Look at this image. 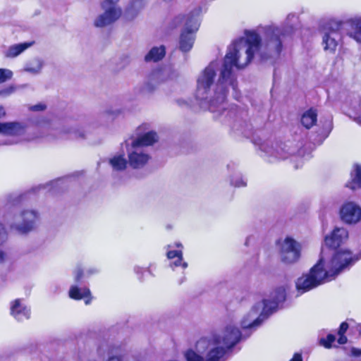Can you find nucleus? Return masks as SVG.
Segmentation results:
<instances>
[{
	"instance_id": "1",
	"label": "nucleus",
	"mask_w": 361,
	"mask_h": 361,
	"mask_svg": "<svg viewBox=\"0 0 361 361\" xmlns=\"http://www.w3.org/2000/svg\"><path fill=\"white\" fill-rule=\"evenodd\" d=\"M288 31L284 29L269 26L264 30L263 42L258 34L254 31L246 32V39L240 38L233 42L226 53L221 69L220 84L227 81L232 87L233 97L238 99V82L233 68L245 67L259 52L261 60L277 59L282 50L283 41Z\"/></svg>"
},
{
	"instance_id": "2",
	"label": "nucleus",
	"mask_w": 361,
	"mask_h": 361,
	"mask_svg": "<svg viewBox=\"0 0 361 361\" xmlns=\"http://www.w3.org/2000/svg\"><path fill=\"white\" fill-rule=\"evenodd\" d=\"M240 330L233 324L227 325L220 333L198 340L195 350L185 353L187 361H220L228 350L241 338Z\"/></svg>"
},
{
	"instance_id": "3",
	"label": "nucleus",
	"mask_w": 361,
	"mask_h": 361,
	"mask_svg": "<svg viewBox=\"0 0 361 361\" xmlns=\"http://www.w3.org/2000/svg\"><path fill=\"white\" fill-rule=\"evenodd\" d=\"M361 258L353 255L348 250L336 251L331 261L324 269V259L321 257L318 262L311 268L308 274L302 275L296 282L298 291L302 294L318 286L331 281L343 271L349 269L356 261Z\"/></svg>"
},
{
	"instance_id": "4",
	"label": "nucleus",
	"mask_w": 361,
	"mask_h": 361,
	"mask_svg": "<svg viewBox=\"0 0 361 361\" xmlns=\"http://www.w3.org/2000/svg\"><path fill=\"white\" fill-rule=\"evenodd\" d=\"M219 68L217 61L211 62L199 75L197 80L196 97L209 104L212 112L231 116L233 111L226 109V98L231 85L227 81L220 84L221 74L215 83L216 71Z\"/></svg>"
},
{
	"instance_id": "5",
	"label": "nucleus",
	"mask_w": 361,
	"mask_h": 361,
	"mask_svg": "<svg viewBox=\"0 0 361 361\" xmlns=\"http://www.w3.org/2000/svg\"><path fill=\"white\" fill-rule=\"evenodd\" d=\"M324 51L334 53L341 35H347L361 44V18L346 20H331L322 30Z\"/></svg>"
},
{
	"instance_id": "6",
	"label": "nucleus",
	"mask_w": 361,
	"mask_h": 361,
	"mask_svg": "<svg viewBox=\"0 0 361 361\" xmlns=\"http://www.w3.org/2000/svg\"><path fill=\"white\" fill-rule=\"evenodd\" d=\"M286 299V290L283 287L277 288L271 293L269 300H263L253 305L250 311L241 321L243 329H255L271 314L279 303Z\"/></svg>"
},
{
	"instance_id": "7",
	"label": "nucleus",
	"mask_w": 361,
	"mask_h": 361,
	"mask_svg": "<svg viewBox=\"0 0 361 361\" xmlns=\"http://www.w3.org/2000/svg\"><path fill=\"white\" fill-rule=\"evenodd\" d=\"M175 27L183 25L184 29L182 31L179 40V49L183 52L189 51L194 44V32L197 30L199 20L197 12L191 13L188 16H178L173 21Z\"/></svg>"
},
{
	"instance_id": "8",
	"label": "nucleus",
	"mask_w": 361,
	"mask_h": 361,
	"mask_svg": "<svg viewBox=\"0 0 361 361\" xmlns=\"http://www.w3.org/2000/svg\"><path fill=\"white\" fill-rule=\"evenodd\" d=\"M39 218L40 215L37 210L25 209L15 216L13 221L8 223V226L11 231L26 235L37 228Z\"/></svg>"
},
{
	"instance_id": "9",
	"label": "nucleus",
	"mask_w": 361,
	"mask_h": 361,
	"mask_svg": "<svg viewBox=\"0 0 361 361\" xmlns=\"http://www.w3.org/2000/svg\"><path fill=\"white\" fill-rule=\"evenodd\" d=\"M259 148L267 156L269 162L285 159L289 156L296 154V150L291 148L287 143L279 144L266 142L262 143Z\"/></svg>"
},
{
	"instance_id": "10",
	"label": "nucleus",
	"mask_w": 361,
	"mask_h": 361,
	"mask_svg": "<svg viewBox=\"0 0 361 361\" xmlns=\"http://www.w3.org/2000/svg\"><path fill=\"white\" fill-rule=\"evenodd\" d=\"M127 153L128 163L129 166L134 169L143 168L149 161L151 157L145 148L135 145L126 140L125 142Z\"/></svg>"
},
{
	"instance_id": "11",
	"label": "nucleus",
	"mask_w": 361,
	"mask_h": 361,
	"mask_svg": "<svg viewBox=\"0 0 361 361\" xmlns=\"http://www.w3.org/2000/svg\"><path fill=\"white\" fill-rule=\"evenodd\" d=\"M301 245L295 239L287 236L280 245V255L282 262L293 264L300 257Z\"/></svg>"
},
{
	"instance_id": "12",
	"label": "nucleus",
	"mask_w": 361,
	"mask_h": 361,
	"mask_svg": "<svg viewBox=\"0 0 361 361\" xmlns=\"http://www.w3.org/2000/svg\"><path fill=\"white\" fill-rule=\"evenodd\" d=\"M172 71L169 68L156 69L151 72L143 84L141 91L143 94H152L159 84L171 79Z\"/></svg>"
},
{
	"instance_id": "13",
	"label": "nucleus",
	"mask_w": 361,
	"mask_h": 361,
	"mask_svg": "<svg viewBox=\"0 0 361 361\" xmlns=\"http://www.w3.org/2000/svg\"><path fill=\"white\" fill-rule=\"evenodd\" d=\"M104 13L99 15L94 21V25L97 27H104L116 22L121 16L122 11L119 7L111 4L107 7L105 2L102 4Z\"/></svg>"
},
{
	"instance_id": "14",
	"label": "nucleus",
	"mask_w": 361,
	"mask_h": 361,
	"mask_svg": "<svg viewBox=\"0 0 361 361\" xmlns=\"http://www.w3.org/2000/svg\"><path fill=\"white\" fill-rule=\"evenodd\" d=\"M27 131V126L20 122L0 123V133L11 136H23L20 140H30L33 137H29L25 134Z\"/></svg>"
},
{
	"instance_id": "15",
	"label": "nucleus",
	"mask_w": 361,
	"mask_h": 361,
	"mask_svg": "<svg viewBox=\"0 0 361 361\" xmlns=\"http://www.w3.org/2000/svg\"><path fill=\"white\" fill-rule=\"evenodd\" d=\"M341 218L346 224H353L361 220V207L353 202L345 203L340 210Z\"/></svg>"
},
{
	"instance_id": "16",
	"label": "nucleus",
	"mask_w": 361,
	"mask_h": 361,
	"mask_svg": "<svg viewBox=\"0 0 361 361\" xmlns=\"http://www.w3.org/2000/svg\"><path fill=\"white\" fill-rule=\"evenodd\" d=\"M11 314L18 322L29 319L30 309L28 308L21 299H16L11 302Z\"/></svg>"
},
{
	"instance_id": "17",
	"label": "nucleus",
	"mask_w": 361,
	"mask_h": 361,
	"mask_svg": "<svg viewBox=\"0 0 361 361\" xmlns=\"http://www.w3.org/2000/svg\"><path fill=\"white\" fill-rule=\"evenodd\" d=\"M348 237V233L344 228H336L330 235L324 239L325 245L330 248H336Z\"/></svg>"
},
{
	"instance_id": "18",
	"label": "nucleus",
	"mask_w": 361,
	"mask_h": 361,
	"mask_svg": "<svg viewBox=\"0 0 361 361\" xmlns=\"http://www.w3.org/2000/svg\"><path fill=\"white\" fill-rule=\"evenodd\" d=\"M61 137H66L69 139H84L86 131L80 126H64L59 130Z\"/></svg>"
},
{
	"instance_id": "19",
	"label": "nucleus",
	"mask_w": 361,
	"mask_h": 361,
	"mask_svg": "<svg viewBox=\"0 0 361 361\" xmlns=\"http://www.w3.org/2000/svg\"><path fill=\"white\" fill-rule=\"evenodd\" d=\"M129 140L133 144L145 148V147L152 145L154 143L157 142L158 135L154 131H149L142 135L137 136V137H132Z\"/></svg>"
},
{
	"instance_id": "20",
	"label": "nucleus",
	"mask_w": 361,
	"mask_h": 361,
	"mask_svg": "<svg viewBox=\"0 0 361 361\" xmlns=\"http://www.w3.org/2000/svg\"><path fill=\"white\" fill-rule=\"evenodd\" d=\"M166 54L165 47L161 45L159 47H152L145 56V62H157L161 60Z\"/></svg>"
},
{
	"instance_id": "21",
	"label": "nucleus",
	"mask_w": 361,
	"mask_h": 361,
	"mask_svg": "<svg viewBox=\"0 0 361 361\" xmlns=\"http://www.w3.org/2000/svg\"><path fill=\"white\" fill-rule=\"evenodd\" d=\"M33 44L34 42H31L13 44L8 47V49L5 52V56L8 58L16 57L27 49L30 47Z\"/></svg>"
},
{
	"instance_id": "22",
	"label": "nucleus",
	"mask_w": 361,
	"mask_h": 361,
	"mask_svg": "<svg viewBox=\"0 0 361 361\" xmlns=\"http://www.w3.org/2000/svg\"><path fill=\"white\" fill-rule=\"evenodd\" d=\"M44 66V62L39 58H34L25 64L23 71L33 75L39 74Z\"/></svg>"
},
{
	"instance_id": "23",
	"label": "nucleus",
	"mask_w": 361,
	"mask_h": 361,
	"mask_svg": "<svg viewBox=\"0 0 361 361\" xmlns=\"http://www.w3.org/2000/svg\"><path fill=\"white\" fill-rule=\"evenodd\" d=\"M143 0H133L130 6L128 7L125 13V18L127 20H133L137 15L140 10L143 7Z\"/></svg>"
},
{
	"instance_id": "24",
	"label": "nucleus",
	"mask_w": 361,
	"mask_h": 361,
	"mask_svg": "<svg viewBox=\"0 0 361 361\" xmlns=\"http://www.w3.org/2000/svg\"><path fill=\"white\" fill-rule=\"evenodd\" d=\"M317 118V114L316 111L311 109L302 114L301 123L306 128L310 129L315 125Z\"/></svg>"
},
{
	"instance_id": "25",
	"label": "nucleus",
	"mask_w": 361,
	"mask_h": 361,
	"mask_svg": "<svg viewBox=\"0 0 361 361\" xmlns=\"http://www.w3.org/2000/svg\"><path fill=\"white\" fill-rule=\"evenodd\" d=\"M352 180L346 186L352 190L361 188V165H355L353 173H351Z\"/></svg>"
},
{
	"instance_id": "26",
	"label": "nucleus",
	"mask_w": 361,
	"mask_h": 361,
	"mask_svg": "<svg viewBox=\"0 0 361 361\" xmlns=\"http://www.w3.org/2000/svg\"><path fill=\"white\" fill-rule=\"evenodd\" d=\"M90 295V290L87 288H80L76 286H72L69 290L70 298L75 300H81Z\"/></svg>"
},
{
	"instance_id": "27",
	"label": "nucleus",
	"mask_w": 361,
	"mask_h": 361,
	"mask_svg": "<svg viewBox=\"0 0 361 361\" xmlns=\"http://www.w3.org/2000/svg\"><path fill=\"white\" fill-rule=\"evenodd\" d=\"M109 164L114 170L121 171L126 168L128 163L124 157V154H117L109 159Z\"/></svg>"
},
{
	"instance_id": "28",
	"label": "nucleus",
	"mask_w": 361,
	"mask_h": 361,
	"mask_svg": "<svg viewBox=\"0 0 361 361\" xmlns=\"http://www.w3.org/2000/svg\"><path fill=\"white\" fill-rule=\"evenodd\" d=\"M8 238L7 231L3 224H0V262H3L6 257V254L2 249V245Z\"/></svg>"
},
{
	"instance_id": "29",
	"label": "nucleus",
	"mask_w": 361,
	"mask_h": 361,
	"mask_svg": "<svg viewBox=\"0 0 361 361\" xmlns=\"http://www.w3.org/2000/svg\"><path fill=\"white\" fill-rule=\"evenodd\" d=\"M13 76V73L8 69H0V83H3L10 80Z\"/></svg>"
},
{
	"instance_id": "30",
	"label": "nucleus",
	"mask_w": 361,
	"mask_h": 361,
	"mask_svg": "<svg viewBox=\"0 0 361 361\" xmlns=\"http://www.w3.org/2000/svg\"><path fill=\"white\" fill-rule=\"evenodd\" d=\"M18 87L16 85H9L1 90H0V96L8 97L12 94H13L17 90Z\"/></svg>"
},
{
	"instance_id": "31",
	"label": "nucleus",
	"mask_w": 361,
	"mask_h": 361,
	"mask_svg": "<svg viewBox=\"0 0 361 361\" xmlns=\"http://www.w3.org/2000/svg\"><path fill=\"white\" fill-rule=\"evenodd\" d=\"M336 337L332 334H329L326 338H321L320 343L326 348H330L332 343L335 341Z\"/></svg>"
},
{
	"instance_id": "32",
	"label": "nucleus",
	"mask_w": 361,
	"mask_h": 361,
	"mask_svg": "<svg viewBox=\"0 0 361 361\" xmlns=\"http://www.w3.org/2000/svg\"><path fill=\"white\" fill-rule=\"evenodd\" d=\"M231 185L234 187L240 188L245 187L247 185V182L242 177H233L231 180Z\"/></svg>"
},
{
	"instance_id": "33",
	"label": "nucleus",
	"mask_w": 361,
	"mask_h": 361,
	"mask_svg": "<svg viewBox=\"0 0 361 361\" xmlns=\"http://www.w3.org/2000/svg\"><path fill=\"white\" fill-rule=\"evenodd\" d=\"M167 257L169 259L178 258V262L183 260V252L181 250H169L167 252Z\"/></svg>"
},
{
	"instance_id": "34",
	"label": "nucleus",
	"mask_w": 361,
	"mask_h": 361,
	"mask_svg": "<svg viewBox=\"0 0 361 361\" xmlns=\"http://www.w3.org/2000/svg\"><path fill=\"white\" fill-rule=\"evenodd\" d=\"M47 109V105L44 103H39L35 105H32L29 107V109L32 111H43Z\"/></svg>"
},
{
	"instance_id": "35",
	"label": "nucleus",
	"mask_w": 361,
	"mask_h": 361,
	"mask_svg": "<svg viewBox=\"0 0 361 361\" xmlns=\"http://www.w3.org/2000/svg\"><path fill=\"white\" fill-rule=\"evenodd\" d=\"M33 123L38 127L40 128H46L47 126H49L48 121L44 118H40L36 119Z\"/></svg>"
},
{
	"instance_id": "36",
	"label": "nucleus",
	"mask_w": 361,
	"mask_h": 361,
	"mask_svg": "<svg viewBox=\"0 0 361 361\" xmlns=\"http://www.w3.org/2000/svg\"><path fill=\"white\" fill-rule=\"evenodd\" d=\"M178 266H181L183 267V269H185L188 267V263L185 262H183V260L181 262H178V258H177V259L176 261H174L173 263L171 264V267H178Z\"/></svg>"
},
{
	"instance_id": "37",
	"label": "nucleus",
	"mask_w": 361,
	"mask_h": 361,
	"mask_svg": "<svg viewBox=\"0 0 361 361\" xmlns=\"http://www.w3.org/2000/svg\"><path fill=\"white\" fill-rule=\"evenodd\" d=\"M74 275H75V280L76 281H78L82 277V275H83L82 269L80 267H78L74 272Z\"/></svg>"
},
{
	"instance_id": "38",
	"label": "nucleus",
	"mask_w": 361,
	"mask_h": 361,
	"mask_svg": "<svg viewBox=\"0 0 361 361\" xmlns=\"http://www.w3.org/2000/svg\"><path fill=\"white\" fill-rule=\"evenodd\" d=\"M348 329V324L346 322H343L339 328L338 334H344Z\"/></svg>"
},
{
	"instance_id": "39",
	"label": "nucleus",
	"mask_w": 361,
	"mask_h": 361,
	"mask_svg": "<svg viewBox=\"0 0 361 361\" xmlns=\"http://www.w3.org/2000/svg\"><path fill=\"white\" fill-rule=\"evenodd\" d=\"M289 361H302V354L295 353Z\"/></svg>"
},
{
	"instance_id": "40",
	"label": "nucleus",
	"mask_w": 361,
	"mask_h": 361,
	"mask_svg": "<svg viewBox=\"0 0 361 361\" xmlns=\"http://www.w3.org/2000/svg\"><path fill=\"white\" fill-rule=\"evenodd\" d=\"M351 354H352L353 356H355V357L360 356V355H361V349H358V348H353L351 349Z\"/></svg>"
},
{
	"instance_id": "41",
	"label": "nucleus",
	"mask_w": 361,
	"mask_h": 361,
	"mask_svg": "<svg viewBox=\"0 0 361 361\" xmlns=\"http://www.w3.org/2000/svg\"><path fill=\"white\" fill-rule=\"evenodd\" d=\"M339 338L338 339V342L339 344H345L347 342V338L344 336V334H338Z\"/></svg>"
},
{
	"instance_id": "42",
	"label": "nucleus",
	"mask_w": 361,
	"mask_h": 361,
	"mask_svg": "<svg viewBox=\"0 0 361 361\" xmlns=\"http://www.w3.org/2000/svg\"><path fill=\"white\" fill-rule=\"evenodd\" d=\"M80 361H96L94 359H90L87 357V356L82 355L80 356Z\"/></svg>"
},
{
	"instance_id": "43",
	"label": "nucleus",
	"mask_w": 361,
	"mask_h": 361,
	"mask_svg": "<svg viewBox=\"0 0 361 361\" xmlns=\"http://www.w3.org/2000/svg\"><path fill=\"white\" fill-rule=\"evenodd\" d=\"M6 114V111L3 106L0 105V118L4 116Z\"/></svg>"
},
{
	"instance_id": "44",
	"label": "nucleus",
	"mask_w": 361,
	"mask_h": 361,
	"mask_svg": "<svg viewBox=\"0 0 361 361\" xmlns=\"http://www.w3.org/2000/svg\"><path fill=\"white\" fill-rule=\"evenodd\" d=\"M119 0H105L104 2H105L106 4H112V5H114L115 4H116Z\"/></svg>"
},
{
	"instance_id": "45",
	"label": "nucleus",
	"mask_w": 361,
	"mask_h": 361,
	"mask_svg": "<svg viewBox=\"0 0 361 361\" xmlns=\"http://www.w3.org/2000/svg\"><path fill=\"white\" fill-rule=\"evenodd\" d=\"M14 143H17V142H13V141H11L10 140H8L2 143L0 142V145H12Z\"/></svg>"
},
{
	"instance_id": "46",
	"label": "nucleus",
	"mask_w": 361,
	"mask_h": 361,
	"mask_svg": "<svg viewBox=\"0 0 361 361\" xmlns=\"http://www.w3.org/2000/svg\"><path fill=\"white\" fill-rule=\"evenodd\" d=\"M107 361H121L118 357H111Z\"/></svg>"
},
{
	"instance_id": "47",
	"label": "nucleus",
	"mask_w": 361,
	"mask_h": 361,
	"mask_svg": "<svg viewBox=\"0 0 361 361\" xmlns=\"http://www.w3.org/2000/svg\"><path fill=\"white\" fill-rule=\"evenodd\" d=\"M175 246L177 247H182V245L180 243H176L175 244Z\"/></svg>"
},
{
	"instance_id": "48",
	"label": "nucleus",
	"mask_w": 361,
	"mask_h": 361,
	"mask_svg": "<svg viewBox=\"0 0 361 361\" xmlns=\"http://www.w3.org/2000/svg\"><path fill=\"white\" fill-rule=\"evenodd\" d=\"M357 122L361 123V117L357 118Z\"/></svg>"
},
{
	"instance_id": "49",
	"label": "nucleus",
	"mask_w": 361,
	"mask_h": 361,
	"mask_svg": "<svg viewBox=\"0 0 361 361\" xmlns=\"http://www.w3.org/2000/svg\"><path fill=\"white\" fill-rule=\"evenodd\" d=\"M90 302V299H87V300H85V304H89Z\"/></svg>"
},
{
	"instance_id": "50",
	"label": "nucleus",
	"mask_w": 361,
	"mask_h": 361,
	"mask_svg": "<svg viewBox=\"0 0 361 361\" xmlns=\"http://www.w3.org/2000/svg\"><path fill=\"white\" fill-rule=\"evenodd\" d=\"M173 247V245H168V248H171V247Z\"/></svg>"
},
{
	"instance_id": "51",
	"label": "nucleus",
	"mask_w": 361,
	"mask_h": 361,
	"mask_svg": "<svg viewBox=\"0 0 361 361\" xmlns=\"http://www.w3.org/2000/svg\"><path fill=\"white\" fill-rule=\"evenodd\" d=\"M323 253H324V248H322V254H323Z\"/></svg>"
}]
</instances>
